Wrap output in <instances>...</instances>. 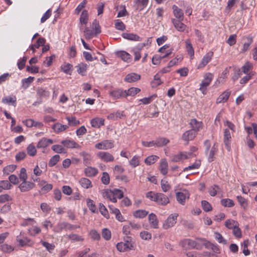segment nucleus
<instances>
[{
  "label": "nucleus",
  "instance_id": "nucleus-1",
  "mask_svg": "<svg viewBox=\"0 0 257 257\" xmlns=\"http://www.w3.org/2000/svg\"><path fill=\"white\" fill-rule=\"evenodd\" d=\"M206 240L204 238H197L196 240L186 238L181 240L179 245L186 249L195 248L201 249Z\"/></svg>",
  "mask_w": 257,
  "mask_h": 257
},
{
  "label": "nucleus",
  "instance_id": "nucleus-2",
  "mask_svg": "<svg viewBox=\"0 0 257 257\" xmlns=\"http://www.w3.org/2000/svg\"><path fill=\"white\" fill-rule=\"evenodd\" d=\"M146 197L160 205L165 206L169 202L168 197L161 193L150 191L146 193Z\"/></svg>",
  "mask_w": 257,
  "mask_h": 257
},
{
  "label": "nucleus",
  "instance_id": "nucleus-3",
  "mask_svg": "<svg viewBox=\"0 0 257 257\" xmlns=\"http://www.w3.org/2000/svg\"><path fill=\"white\" fill-rule=\"evenodd\" d=\"M118 250L124 252L134 249L133 239L131 236H126L124 237V242H119L116 244Z\"/></svg>",
  "mask_w": 257,
  "mask_h": 257
},
{
  "label": "nucleus",
  "instance_id": "nucleus-4",
  "mask_svg": "<svg viewBox=\"0 0 257 257\" xmlns=\"http://www.w3.org/2000/svg\"><path fill=\"white\" fill-rule=\"evenodd\" d=\"M204 144L206 146L205 154L207 156L208 161L209 162H212L214 160V156L218 151L217 146L215 143L210 149V143L209 141L206 140Z\"/></svg>",
  "mask_w": 257,
  "mask_h": 257
},
{
  "label": "nucleus",
  "instance_id": "nucleus-5",
  "mask_svg": "<svg viewBox=\"0 0 257 257\" xmlns=\"http://www.w3.org/2000/svg\"><path fill=\"white\" fill-rule=\"evenodd\" d=\"M213 77L212 73H206L204 76V79L202 80L200 84L199 90L201 91L203 94L206 93V88L211 83Z\"/></svg>",
  "mask_w": 257,
  "mask_h": 257
},
{
  "label": "nucleus",
  "instance_id": "nucleus-6",
  "mask_svg": "<svg viewBox=\"0 0 257 257\" xmlns=\"http://www.w3.org/2000/svg\"><path fill=\"white\" fill-rule=\"evenodd\" d=\"M183 19V11L181 9H178V31L188 33L189 31V28L183 23L179 22V21H182Z\"/></svg>",
  "mask_w": 257,
  "mask_h": 257
},
{
  "label": "nucleus",
  "instance_id": "nucleus-7",
  "mask_svg": "<svg viewBox=\"0 0 257 257\" xmlns=\"http://www.w3.org/2000/svg\"><path fill=\"white\" fill-rule=\"evenodd\" d=\"M114 147V141L106 140L95 145V148L98 150H108Z\"/></svg>",
  "mask_w": 257,
  "mask_h": 257
},
{
  "label": "nucleus",
  "instance_id": "nucleus-8",
  "mask_svg": "<svg viewBox=\"0 0 257 257\" xmlns=\"http://www.w3.org/2000/svg\"><path fill=\"white\" fill-rule=\"evenodd\" d=\"M35 187L34 183L27 181H23L19 186V188L22 192H28Z\"/></svg>",
  "mask_w": 257,
  "mask_h": 257
},
{
  "label": "nucleus",
  "instance_id": "nucleus-9",
  "mask_svg": "<svg viewBox=\"0 0 257 257\" xmlns=\"http://www.w3.org/2000/svg\"><path fill=\"white\" fill-rule=\"evenodd\" d=\"M97 156L105 162H112L114 161V157L107 152H99L97 154Z\"/></svg>",
  "mask_w": 257,
  "mask_h": 257
},
{
  "label": "nucleus",
  "instance_id": "nucleus-10",
  "mask_svg": "<svg viewBox=\"0 0 257 257\" xmlns=\"http://www.w3.org/2000/svg\"><path fill=\"white\" fill-rule=\"evenodd\" d=\"M197 135L195 131L189 130L185 132L182 136V139L186 142V144L187 145L189 141L193 140Z\"/></svg>",
  "mask_w": 257,
  "mask_h": 257
},
{
  "label": "nucleus",
  "instance_id": "nucleus-11",
  "mask_svg": "<svg viewBox=\"0 0 257 257\" xmlns=\"http://www.w3.org/2000/svg\"><path fill=\"white\" fill-rule=\"evenodd\" d=\"M64 147L68 149H80L81 146L76 142L71 140H65L61 142Z\"/></svg>",
  "mask_w": 257,
  "mask_h": 257
},
{
  "label": "nucleus",
  "instance_id": "nucleus-12",
  "mask_svg": "<svg viewBox=\"0 0 257 257\" xmlns=\"http://www.w3.org/2000/svg\"><path fill=\"white\" fill-rule=\"evenodd\" d=\"M189 193L186 190L178 191V202L182 205H184L186 200L189 198Z\"/></svg>",
  "mask_w": 257,
  "mask_h": 257
},
{
  "label": "nucleus",
  "instance_id": "nucleus-13",
  "mask_svg": "<svg viewBox=\"0 0 257 257\" xmlns=\"http://www.w3.org/2000/svg\"><path fill=\"white\" fill-rule=\"evenodd\" d=\"M231 133L229 129L226 128L224 132V143L226 149L227 151L230 150V140H231Z\"/></svg>",
  "mask_w": 257,
  "mask_h": 257
},
{
  "label": "nucleus",
  "instance_id": "nucleus-14",
  "mask_svg": "<svg viewBox=\"0 0 257 257\" xmlns=\"http://www.w3.org/2000/svg\"><path fill=\"white\" fill-rule=\"evenodd\" d=\"M109 95L113 97V99H119L121 97H126V90L123 91L121 89H117L110 91Z\"/></svg>",
  "mask_w": 257,
  "mask_h": 257
},
{
  "label": "nucleus",
  "instance_id": "nucleus-15",
  "mask_svg": "<svg viewBox=\"0 0 257 257\" xmlns=\"http://www.w3.org/2000/svg\"><path fill=\"white\" fill-rule=\"evenodd\" d=\"M176 218L177 216L173 215V214L170 215L164 223L163 228L167 229L174 226V225L176 223Z\"/></svg>",
  "mask_w": 257,
  "mask_h": 257
},
{
  "label": "nucleus",
  "instance_id": "nucleus-16",
  "mask_svg": "<svg viewBox=\"0 0 257 257\" xmlns=\"http://www.w3.org/2000/svg\"><path fill=\"white\" fill-rule=\"evenodd\" d=\"M231 91L229 90H226L220 94L216 99V103H224L228 99L230 95Z\"/></svg>",
  "mask_w": 257,
  "mask_h": 257
},
{
  "label": "nucleus",
  "instance_id": "nucleus-17",
  "mask_svg": "<svg viewBox=\"0 0 257 257\" xmlns=\"http://www.w3.org/2000/svg\"><path fill=\"white\" fill-rule=\"evenodd\" d=\"M17 241L19 242V245L21 246L25 245L32 246L34 244V242L31 240L27 237H25L24 239L19 238V236L17 237Z\"/></svg>",
  "mask_w": 257,
  "mask_h": 257
},
{
  "label": "nucleus",
  "instance_id": "nucleus-18",
  "mask_svg": "<svg viewBox=\"0 0 257 257\" xmlns=\"http://www.w3.org/2000/svg\"><path fill=\"white\" fill-rule=\"evenodd\" d=\"M102 195L104 198L107 199L112 202L115 203L117 201L114 196L113 190L107 189L102 193Z\"/></svg>",
  "mask_w": 257,
  "mask_h": 257
},
{
  "label": "nucleus",
  "instance_id": "nucleus-19",
  "mask_svg": "<svg viewBox=\"0 0 257 257\" xmlns=\"http://www.w3.org/2000/svg\"><path fill=\"white\" fill-rule=\"evenodd\" d=\"M213 53L212 51H209L207 53L203 58L201 63L198 65V68H202L204 67L211 60Z\"/></svg>",
  "mask_w": 257,
  "mask_h": 257
},
{
  "label": "nucleus",
  "instance_id": "nucleus-20",
  "mask_svg": "<svg viewBox=\"0 0 257 257\" xmlns=\"http://www.w3.org/2000/svg\"><path fill=\"white\" fill-rule=\"evenodd\" d=\"M39 185L42 187L41 192L42 193H47L52 189L53 185L51 184H46V182L44 180H42Z\"/></svg>",
  "mask_w": 257,
  "mask_h": 257
},
{
  "label": "nucleus",
  "instance_id": "nucleus-21",
  "mask_svg": "<svg viewBox=\"0 0 257 257\" xmlns=\"http://www.w3.org/2000/svg\"><path fill=\"white\" fill-rule=\"evenodd\" d=\"M159 170L163 175H165L168 173V165L167 161L165 159H163L161 160Z\"/></svg>",
  "mask_w": 257,
  "mask_h": 257
},
{
  "label": "nucleus",
  "instance_id": "nucleus-22",
  "mask_svg": "<svg viewBox=\"0 0 257 257\" xmlns=\"http://www.w3.org/2000/svg\"><path fill=\"white\" fill-rule=\"evenodd\" d=\"M148 219L151 226L153 228H158V220L157 216L154 213L149 214Z\"/></svg>",
  "mask_w": 257,
  "mask_h": 257
},
{
  "label": "nucleus",
  "instance_id": "nucleus-23",
  "mask_svg": "<svg viewBox=\"0 0 257 257\" xmlns=\"http://www.w3.org/2000/svg\"><path fill=\"white\" fill-rule=\"evenodd\" d=\"M190 124L192 127L191 130L195 131L196 133L202 127V123L201 121H197L196 119H192L190 120Z\"/></svg>",
  "mask_w": 257,
  "mask_h": 257
},
{
  "label": "nucleus",
  "instance_id": "nucleus-24",
  "mask_svg": "<svg viewBox=\"0 0 257 257\" xmlns=\"http://www.w3.org/2000/svg\"><path fill=\"white\" fill-rule=\"evenodd\" d=\"M104 119L102 118L95 117L91 119L90 123L93 127L99 128L104 124Z\"/></svg>",
  "mask_w": 257,
  "mask_h": 257
},
{
  "label": "nucleus",
  "instance_id": "nucleus-25",
  "mask_svg": "<svg viewBox=\"0 0 257 257\" xmlns=\"http://www.w3.org/2000/svg\"><path fill=\"white\" fill-rule=\"evenodd\" d=\"M53 143V141L51 139H48L46 138H42L38 143L37 147L38 148H44L47 147L49 145Z\"/></svg>",
  "mask_w": 257,
  "mask_h": 257
},
{
  "label": "nucleus",
  "instance_id": "nucleus-26",
  "mask_svg": "<svg viewBox=\"0 0 257 257\" xmlns=\"http://www.w3.org/2000/svg\"><path fill=\"white\" fill-rule=\"evenodd\" d=\"M141 76L138 74L132 73L127 74L124 80L127 82H133L137 81L140 80Z\"/></svg>",
  "mask_w": 257,
  "mask_h": 257
},
{
  "label": "nucleus",
  "instance_id": "nucleus-27",
  "mask_svg": "<svg viewBox=\"0 0 257 257\" xmlns=\"http://www.w3.org/2000/svg\"><path fill=\"white\" fill-rule=\"evenodd\" d=\"M84 173L86 176L89 177H92L96 175L98 173V170L96 168L87 167L84 170Z\"/></svg>",
  "mask_w": 257,
  "mask_h": 257
},
{
  "label": "nucleus",
  "instance_id": "nucleus-28",
  "mask_svg": "<svg viewBox=\"0 0 257 257\" xmlns=\"http://www.w3.org/2000/svg\"><path fill=\"white\" fill-rule=\"evenodd\" d=\"M46 40L44 38H39L35 46L32 45L30 48H34V47L39 48L40 47H43V48H50L48 44L45 45Z\"/></svg>",
  "mask_w": 257,
  "mask_h": 257
},
{
  "label": "nucleus",
  "instance_id": "nucleus-29",
  "mask_svg": "<svg viewBox=\"0 0 257 257\" xmlns=\"http://www.w3.org/2000/svg\"><path fill=\"white\" fill-rule=\"evenodd\" d=\"M68 128L67 125H63L59 122L55 123L52 127L55 133H59L62 132Z\"/></svg>",
  "mask_w": 257,
  "mask_h": 257
},
{
  "label": "nucleus",
  "instance_id": "nucleus-30",
  "mask_svg": "<svg viewBox=\"0 0 257 257\" xmlns=\"http://www.w3.org/2000/svg\"><path fill=\"white\" fill-rule=\"evenodd\" d=\"M116 55L118 57H120L122 60L127 62H130L131 59L130 54L124 51L117 52Z\"/></svg>",
  "mask_w": 257,
  "mask_h": 257
},
{
  "label": "nucleus",
  "instance_id": "nucleus-31",
  "mask_svg": "<svg viewBox=\"0 0 257 257\" xmlns=\"http://www.w3.org/2000/svg\"><path fill=\"white\" fill-rule=\"evenodd\" d=\"M79 183L83 188L85 189H88L92 187L91 181L86 178H81L79 181Z\"/></svg>",
  "mask_w": 257,
  "mask_h": 257
},
{
  "label": "nucleus",
  "instance_id": "nucleus-32",
  "mask_svg": "<svg viewBox=\"0 0 257 257\" xmlns=\"http://www.w3.org/2000/svg\"><path fill=\"white\" fill-rule=\"evenodd\" d=\"M155 145L156 147H162L166 145L168 143H169V140L165 138H159L157 139L155 141Z\"/></svg>",
  "mask_w": 257,
  "mask_h": 257
},
{
  "label": "nucleus",
  "instance_id": "nucleus-33",
  "mask_svg": "<svg viewBox=\"0 0 257 257\" xmlns=\"http://www.w3.org/2000/svg\"><path fill=\"white\" fill-rule=\"evenodd\" d=\"M17 99L15 96H8L2 99V102L5 104L11 103L14 106L16 105Z\"/></svg>",
  "mask_w": 257,
  "mask_h": 257
},
{
  "label": "nucleus",
  "instance_id": "nucleus-34",
  "mask_svg": "<svg viewBox=\"0 0 257 257\" xmlns=\"http://www.w3.org/2000/svg\"><path fill=\"white\" fill-rule=\"evenodd\" d=\"M52 150L58 154H65L67 153L66 150L64 148V146L59 145H54L51 147Z\"/></svg>",
  "mask_w": 257,
  "mask_h": 257
},
{
  "label": "nucleus",
  "instance_id": "nucleus-35",
  "mask_svg": "<svg viewBox=\"0 0 257 257\" xmlns=\"http://www.w3.org/2000/svg\"><path fill=\"white\" fill-rule=\"evenodd\" d=\"M149 0H136L137 9L141 11L143 10L148 5Z\"/></svg>",
  "mask_w": 257,
  "mask_h": 257
},
{
  "label": "nucleus",
  "instance_id": "nucleus-36",
  "mask_svg": "<svg viewBox=\"0 0 257 257\" xmlns=\"http://www.w3.org/2000/svg\"><path fill=\"white\" fill-rule=\"evenodd\" d=\"M37 93L40 98H47L50 95V92L48 90L41 87L37 89Z\"/></svg>",
  "mask_w": 257,
  "mask_h": 257
},
{
  "label": "nucleus",
  "instance_id": "nucleus-37",
  "mask_svg": "<svg viewBox=\"0 0 257 257\" xmlns=\"http://www.w3.org/2000/svg\"><path fill=\"white\" fill-rule=\"evenodd\" d=\"M148 214V212L145 210H137L135 211L133 215L136 218H143Z\"/></svg>",
  "mask_w": 257,
  "mask_h": 257
},
{
  "label": "nucleus",
  "instance_id": "nucleus-38",
  "mask_svg": "<svg viewBox=\"0 0 257 257\" xmlns=\"http://www.w3.org/2000/svg\"><path fill=\"white\" fill-rule=\"evenodd\" d=\"M204 245H205L206 247L211 248L215 253H220V249L217 245L214 244L210 242H206V241L205 242V244Z\"/></svg>",
  "mask_w": 257,
  "mask_h": 257
},
{
  "label": "nucleus",
  "instance_id": "nucleus-39",
  "mask_svg": "<svg viewBox=\"0 0 257 257\" xmlns=\"http://www.w3.org/2000/svg\"><path fill=\"white\" fill-rule=\"evenodd\" d=\"M77 68V72L78 73L82 75H85V72L88 67V65L86 64L80 63L76 66Z\"/></svg>",
  "mask_w": 257,
  "mask_h": 257
},
{
  "label": "nucleus",
  "instance_id": "nucleus-40",
  "mask_svg": "<svg viewBox=\"0 0 257 257\" xmlns=\"http://www.w3.org/2000/svg\"><path fill=\"white\" fill-rule=\"evenodd\" d=\"M159 158L156 155L149 156L145 159V162L147 165H151L157 161Z\"/></svg>",
  "mask_w": 257,
  "mask_h": 257
},
{
  "label": "nucleus",
  "instance_id": "nucleus-41",
  "mask_svg": "<svg viewBox=\"0 0 257 257\" xmlns=\"http://www.w3.org/2000/svg\"><path fill=\"white\" fill-rule=\"evenodd\" d=\"M80 155L83 157V163L85 166H87L90 164L91 157L88 153L85 152H82L80 153Z\"/></svg>",
  "mask_w": 257,
  "mask_h": 257
},
{
  "label": "nucleus",
  "instance_id": "nucleus-42",
  "mask_svg": "<svg viewBox=\"0 0 257 257\" xmlns=\"http://www.w3.org/2000/svg\"><path fill=\"white\" fill-rule=\"evenodd\" d=\"M162 83L160 74L157 73L154 76V80L151 82V85L152 87L154 88L157 87Z\"/></svg>",
  "mask_w": 257,
  "mask_h": 257
},
{
  "label": "nucleus",
  "instance_id": "nucleus-43",
  "mask_svg": "<svg viewBox=\"0 0 257 257\" xmlns=\"http://www.w3.org/2000/svg\"><path fill=\"white\" fill-rule=\"evenodd\" d=\"M221 204L225 207H231L234 205V201L230 199H223L220 201Z\"/></svg>",
  "mask_w": 257,
  "mask_h": 257
},
{
  "label": "nucleus",
  "instance_id": "nucleus-44",
  "mask_svg": "<svg viewBox=\"0 0 257 257\" xmlns=\"http://www.w3.org/2000/svg\"><path fill=\"white\" fill-rule=\"evenodd\" d=\"M66 236L67 238L72 241H82L84 240L81 236L74 233L67 235Z\"/></svg>",
  "mask_w": 257,
  "mask_h": 257
},
{
  "label": "nucleus",
  "instance_id": "nucleus-45",
  "mask_svg": "<svg viewBox=\"0 0 257 257\" xmlns=\"http://www.w3.org/2000/svg\"><path fill=\"white\" fill-rule=\"evenodd\" d=\"M66 222L58 223L54 228V231L57 233L61 232L63 229L66 230Z\"/></svg>",
  "mask_w": 257,
  "mask_h": 257
},
{
  "label": "nucleus",
  "instance_id": "nucleus-46",
  "mask_svg": "<svg viewBox=\"0 0 257 257\" xmlns=\"http://www.w3.org/2000/svg\"><path fill=\"white\" fill-rule=\"evenodd\" d=\"M0 249L4 253H10L14 250V247L10 245L5 243L1 245Z\"/></svg>",
  "mask_w": 257,
  "mask_h": 257
},
{
  "label": "nucleus",
  "instance_id": "nucleus-47",
  "mask_svg": "<svg viewBox=\"0 0 257 257\" xmlns=\"http://www.w3.org/2000/svg\"><path fill=\"white\" fill-rule=\"evenodd\" d=\"M161 186L163 191L166 192L171 189V186L168 182L165 179H162L161 182Z\"/></svg>",
  "mask_w": 257,
  "mask_h": 257
},
{
  "label": "nucleus",
  "instance_id": "nucleus-48",
  "mask_svg": "<svg viewBox=\"0 0 257 257\" xmlns=\"http://www.w3.org/2000/svg\"><path fill=\"white\" fill-rule=\"evenodd\" d=\"M122 37L126 39L130 40L139 41L140 37L137 35L130 33H123Z\"/></svg>",
  "mask_w": 257,
  "mask_h": 257
},
{
  "label": "nucleus",
  "instance_id": "nucleus-49",
  "mask_svg": "<svg viewBox=\"0 0 257 257\" xmlns=\"http://www.w3.org/2000/svg\"><path fill=\"white\" fill-rule=\"evenodd\" d=\"M27 151L28 154L31 157L35 156L37 153V150L33 144H30L28 145L27 148Z\"/></svg>",
  "mask_w": 257,
  "mask_h": 257
},
{
  "label": "nucleus",
  "instance_id": "nucleus-50",
  "mask_svg": "<svg viewBox=\"0 0 257 257\" xmlns=\"http://www.w3.org/2000/svg\"><path fill=\"white\" fill-rule=\"evenodd\" d=\"M225 225L228 229H233L236 225H238V223L234 220L228 219L225 221Z\"/></svg>",
  "mask_w": 257,
  "mask_h": 257
},
{
  "label": "nucleus",
  "instance_id": "nucleus-51",
  "mask_svg": "<svg viewBox=\"0 0 257 257\" xmlns=\"http://www.w3.org/2000/svg\"><path fill=\"white\" fill-rule=\"evenodd\" d=\"M99 209L101 214L102 215H103L105 218H106L107 219H108L109 218V215L108 211L103 204L99 203Z\"/></svg>",
  "mask_w": 257,
  "mask_h": 257
},
{
  "label": "nucleus",
  "instance_id": "nucleus-52",
  "mask_svg": "<svg viewBox=\"0 0 257 257\" xmlns=\"http://www.w3.org/2000/svg\"><path fill=\"white\" fill-rule=\"evenodd\" d=\"M243 48H248L253 42V38L251 36H247L243 38Z\"/></svg>",
  "mask_w": 257,
  "mask_h": 257
},
{
  "label": "nucleus",
  "instance_id": "nucleus-53",
  "mask_svg": "<svg viewBox=\"0 0 257 257\" xmlns=\"http://www.w3.org/2000/svg\"><path fill=\"white\" fill-rule=\"evenodd\" d=\"M140 89L138 88L131 87L129 88L127 91L126 90V96H134L140 92Z\"/></svg>",
  "mask_w": 257,
  "mask_h": 257
},
{
  "label": "nucleus",
  "instance_id": "nucleus-54",
  "mask_svg": "<svg viewBox=\"0 0 257 257\" xmlns=\"http://www.w3.org/2000/svg\"><path fill=\"white\" fill-rule=\"evenodd\" d=\"M232 68L234 71V74L232 77V80L234 82L238 79L241 73L239 68H237L236 66H233Z\"/></svg>",
  "mask_w": 257,
  "mask_h": 257
},
{
  "label": "nucleus",
  "instance_id": "nucleus-55",
  "mask_svg": "<svg viewBox=\"0 0 257 257\" xmlns=\"http://www.w3.org/2000/svg\"><path fill=\"white\" fill-rule=\"evenodd\" d=\"M88 18V12L86 10H84L82 12V14L80 18V22L81 24H86L87 23Z\"/></svg>",
  "mask_w": 257,
  "mask_h": 257
},
{
  "label": "nucleus",
  "instance_id": "nucleus-56",
  "mask_svg": "<svg viewBox=\"0 0 257 257\" xmlns=\"http://www.w3.org/2000/svg\"><path fill=\"white\" fill-rule=\"evenodd\" d=\"M60 157L59 155H55L53 156L49 160V166L53 167L55 166L60 160Z\"/></svg>",
  "mask_w": 257,
  "mask_h": 257
},
{
  "label": "nucleus",
  "instance_id": "nucleus-57",
  "mask_svg": "<svg viewBox=\"0 0 257 257\" xmlns=\"http://www.w3.org/2000/svg\"><path fill=\"white\" fill-rule=\"evenodd\" d=\"M72 67L71 64L64 63L61 65V69L64 73L70 74V71L71 70Z\"/></svg>",
  "mask_w": 257,
  "mask_h": 257
},
{
  "label": "nucleus",
  "instance_id": "nucleus-58",
  "mask_svg": "<svg viewBox=\"0 0 257 257\" xmlns=\"http://www.w3.org/2000/svg\"><path fill=\"white\" fill-rule=\"evenodd\" d=\"M41 244L43 245V246H44L46 249L49 252H51V251L54 250L55 248V245L53 244L49 243L48 242L44 241L43 240H41L40 241Z\"/></svg>",
  "mask_w": 257,
  "mask_h": 257
},
{
  "label": "nucleus",
  "instance_id": "nucleus-59",
  "mask_svg": "<svg viewBox=\"0 0 257 257\" xmlns=\"http://www.w3.org/2000/svg\"><path fill=\"white\" fill-rule=\"evenodd\" d=\"M192 153L180 152L178 154V160H183L191 158Z\"/></svg>",
  "mask_w": 257,
  "mask_h": 257
},
{
  "label": "nucleus",
  "instance_id": "nucleus-60",
  "mask_svg": "<svg viewBox=\"0 0 257 257\" xmlns=\"http://www.w3.org/2000/svg\"><path fill=\"white\" fill-rule=\"evenodd\" d=\"M140 164V157L137 156H135L130 161V165L133 167H136Z\"/></svg>",
  "mask_w": 257,
  "mask_h": 257
},
{
  "label": "nucleus",
  "instance_id": "nucleus-61",
  "mask_svg": "<svg viewBox=\"0 0 257 257\" xmlns=\"http://www.w3.org/2000/svg\"><path fill=\"white\" fill-rule=\"evenodd\" d=\"M66 119L68 121V124L70 125L76 126L80 124V121L77 120L76 117H67Z\"/></svg>",
  "mask_w": 257,
  "mask_h": 257
},
{
  "label": "nucleus",
  "instance_id": "nucleus-62",
  "mask_svg": "<svg viewBox=\"0 0 257 257\" xmlns=\"http://www.w3.org/2000/svg\"><path fill=\"white\" fill-rule=\"evenodd\" d=\"M0 186L3 190L10 189L12 188V185L10 184L9 181L4 180L0 181Z\"/></svg>",
  "mask_w": 257,
  "mask_h": 257
},
{
  "label": "nucleus",
  "instance_id": "nucleus-63",
  "mask_svg": "<svg viewBox=\"0 0 257 257\" xmlns=\"http://www.w3.org/2000/svg\"><path fill=\"white\" fill-rule=\"evenodd\" d=\"M201 205L203 209L206 212H208L212 210V206L211 204L207 201H202Z\"/></svg>",
  "mask_w": 257,
  "mask_h": 257
},
{
  "label": "nucleus",
  "instance_id": "nucleus-64",
  "mask_svg": "<svg viewBox=\"0 0 257 257\" xmlns=\"http://www.w3.org/2000/svg\"><path fill=\"white\" fill-rule=\"evenodd\" d=\"M41 231L40 228L38 226H34L33 228L29 229L28 230L29 234L33 236L40 233Z\"/></svg>",
  "mask_w": 257,
  "mask_h": 257
}]
</instances>
